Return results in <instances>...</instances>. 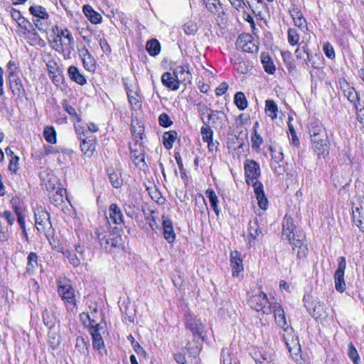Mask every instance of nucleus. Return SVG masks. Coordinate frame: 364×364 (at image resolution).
I'll list each match as a JSON object with an SVG mask.
<instances>
[{"label":"nucleus","instance_id":"32","mask_svg":"<svg viewBox=\"0 0 364 364\" xmlns=\"http://www.w3.org/2000/svg\"><path fill=\"white\" fill-rule=\"evenodd\" d=\"M83 13L93 24L100 23L102 21V16L95 11L92 7L90 5H85L83 6Z\"/></svg>","mask_w":364,"mask_h":364},{"label":"nucleus","instance_id":"23","mask_svg":"<svg viewBox=\"0 0 364 364\" xmlns=\"http://www.w3.org/2000/svg\"><path fill=\"white\" fill-rule=\"evenodd\" d=\"M208 11L212 14L221 17L225 15L222 4L220 0H202Z\"/></svg>","mask_w":364,"mask_h":364},{"label":"nucleus","instance_id":"58","mask_svg":"<svg viewBox=\"0 0 364 364\" xmlns=\"http://www.w3.org/2000/svg\"><path fill=\"white\" fill-rule=\"evenodd\" d=\"M308 46L306 43L301 42L299 44V46L295 50L296 57L298 59H304L305 55L307 53Z\"/></svg>","mask_w":364,"mask_h":364},{"label":"nucleus","instance_id":"22","mask_svg":"<svg viewBox=\"0 0 364 364\" xmlns=\"http://www.w3.org/2000/svg\"><path fill=\"white\" fill-rule=\"evenodd\" d=\"M173 75L178 82H191V74L188 65H178L173 69Z\"/></svg>","mask_w":364,"mask_h":364},{"label":"nucleus","instance_id":"27","mask_svg":"<svg viewBox=\"0 0 364 364\" xmlns=\"http://www.w3.org/2000/svg\"><path fill=\"white\" fill-rule=\"evenodd\" d=\"M309 132L311 139H321V138L328 137L325 128L318 122L311 123L309 128Z\"/></svg>","mask_w":364,"mask_h":364},{"label":"nucleus","instance_id":"56","mask_svg":"<svg viewBox=\"0 0 364 364\" xmlns=\"http://www.w3.org/2000/svg\"><path fill=\"white\" fill-rule=\"evenodd\" d=\"M252 147V149H259L261 144L263 143L262 137L258 134L257 131L255 129L251 137Z\"/></svg>","mask_w":364,"mask_h":364},{"label":"nucleus","instance_id":"54","mask_svg":"<svg viewBox=\"0 0 364 364\" xmlns=\"http://www.w3.org/2000/svg\"><path fill=\"white\" fill-rule=\"evenodd\" d=\"M127 97L129 99V102L132 107H140V102L139 99V95L136 92H133L131 90H127Z\"/></svg>","mask_w":364,"mask_h":364},{"label":"nucleus","instance_id":"61","mask_svg":"<svg viewBox=\"0 0 364 364\" xmlns=\"http://www.w3.org/2000/svg\"><path fill=\"white\" fill-rule=\"evenodd\" d=\"M48 343L50 344V346L52 347L53 348H55L60 345V341L59 338H58L57 334L55 333L49 332Z\"/></svg>","mask_w":364,"mask_h":364},{"label":"nucleus","instance_id":"47","mask_svg":"<svg viewBox=\"0 0 364 364\" xmlns=\"http://www.w3.org/2000/svg\"><path fill=\"white\" fill-rule=\"evenodd\" d=\"M234 102L237 108L244 110L247 107V101L245 94L242 92H237L235 95Z\"/></svg>","mask_w":364,"mask_h":364},{"label":"nucleus","instance_id":"3","mask_svg":"<svg viewBox=\"0 0 364 364\" xmlns=\"http://www.w3.org/2000/svg\"><path fill=\"white\" fill-rule=\"evenodd\" d=\"M85 316L90 321V333L92 338L93 348L97 350L99 354L103 356L104 354L107 353V350L105 348L104 341L100 331L102 329V327H101L100 324L97 323L95 319L92 318L89 314H86Z\"/></svg>","mask_w":364,"mask_h":364},{"label":"nucleus","instance_id":"42","mask_svg":"<svg viewBox=\"0 0 364 364\" xmlns=\"http://www.w3.org/2000/svg\"><path fill=\"white\" fill-rule=\"evenodd\" d=\"M177 132L176 131H169L165 132L163 136L164 145L167 149H170L173 146V143L176 140Z\"/></svg>","mask_w":364,"mask_h":364},{"label":"nucleus","instance_id":"10","mask_svg":"<svg viewBox=\"0 0 364 364\" xmlns=\"http://www.w3.org/2000/svg\"><path fill=\"white\" fill-rule=\"evenodd\" d=\"M340 87L348 100L353 103V106L358 109V105H359V97L355 88L350 87L349 83L344 79L340 81Z\"/></svg>","mask_w":364,"mask_h":364},{"label":"nucleus","instance_id":"4","mask_svg":"<svg viewBox=\"0 0 364 364\" xmlns=\"http://www.w3.org/2000/svg\"><path fill=\"white\" fill-rule=\"evenodd\" d=\"M98 237L101 247L107 252H114L116 250H122L124 247L123 239L118 234H100Z\"/></svg>","mask_w":364,"mask_h":364},{"label":"nucleus","instance_id":"20","mask_svg":"<svg viewBox=\"0 0 364 364\" xmlns=\"http://www.w3.org/2000/svg\"><path fill=\"white\" fill-rule=\"evenodd\" d=\"M273 312L274 315L275 321L282 330L287 326L284 311L282 306L278 303L271 304V313Z\"/></svg>","mask_w":364,"mask_h":364},{"label":"nucleus","instance_id":"43","mask_svg":"<svg viewBox=\"0 0 364 364\" xmlns=\"http://www.w3.org/2000/svg\"><path fill=\"white\" fill-rule=\"evenodd\" d=\"M29 11L36 18L47 19L48 18V14L41 6H32L30 7Z\"/></svg>","mask_w":364,"mask_h":364},{"label":"nucleus","instance_id":"17","mask_svg":"<svg viewBox=\"0 0 364 364\" xmlns=\"http://www.w3.org/2000/svg\"><path fill=\"white\" fill-rule=\"evenodd\" d=\"M89 354V343L85 341L82 336H78L76 338L75 350L73 351V356L79 360L84 359L88 356Z\"/></svg>","mask_w":364,"mask_h":364},{"label":"nucleus","instance_id":"9","mask_svg":"<svg viewBox=\"0 0 364 364\" xmlns=\"http://www.w3.org/2000/svg\"><path fill=\"white\" fill-rule=\"evenodd\" d=\"M35 219L38 231L46 234L47 228H51L49 213L43 209H38L35 212Z\"/></svg>","mask_w":364,"mask_h":364},{"label":"nucleus","instance_id":"55","mask_svg":"<svg viewBox=\"0 0 364 364\" xmlns=\"http://www.w3.org/2000/svg\"><path fill=\"white\" fill-rule=\"evenodd\" d=\"M183 30L187 35H193L198 31L197 24L193 21H188L183 26Z\"/></svg>","mask_w":364,"mask_h":364},{"label":"nucleus","instance_id":"24","mask_svg":"<svg viewBox=\"0 0 364 364\" xmlns=\"http://www.w3.org/2000/svg\"><path fill=\"white\" fill-rule=\"evenodd\" d=\"M230 262L232 276H238V274L243 270L242 260L240 257V253L238 251L235 250L231 252Z\"/></svg>","mask_w":364,"mask_h":364},{"label":"nucleus","instance_id":"37","mask_svg":"<svg viewBox=\"0 0 364 364\" xmlns=\"http://www.w3.org/2000/svg\"><path fill=\"white\" fill-rule=\"evenodd\" d=\"M221 358L223 364H232L238 363L235 354L230 348H223L222 350Z\"/></svg>","mask_w":364,"mask_h":364},{"label":"nucleus","instance_id":"25","mask_svg":"<svg viewBox=\"0 0 364 364\" xmlns=\"http://www.w3.org/2000/svg\"><path fill=\"white\" fill-rule=\"evenodd\" d=\"M312 306L313 309L311 315L315 319L322 321L327 317V308L323 303L315 301L312 302Z\"/></svg>","mask_w":364,"mask_h":364},{"label":"nucleus","instance_id":"6","mask_svg":"<svg viewBox=\"0 0 364 364\" xmlns=\"http://www.w3.org/2000/svg\"><path fill=\"white\" fill-rule=\"evenodd\" d=\"M186 327L189 330L197 343L200 341H205L206 332L203 322L196 317L190 316L186 319Z\"/></svg>","mask_w":364,"mask_h":364},{"label":"nucleus","instance_id":"64","mask_svg":"<svg viewBox=\"0 0 364 364\" xmlns=\"http://www.w3.org/2000/svg\"><path fill=\"white\" fill-rule=\"evenodd\" d=\"M232 6L238 11L246 13L245 10V4L243 0H229Z\"/></svg>","mask_w":364,"mask_h":364},{"label":"nucleus","instance_id":"11","mask_svg":"<svg viewBox=\"0 0 364 364\" xmlns=\"http://www.w3.org/2000/svg\"><path fill=\"white\" fill-rule=\"evenodd\" d=\"M237 46L247 53H255L258 51V46L253 42L250 35H240L237 40Z\"/></svg>","mask_w":364,"mask_h":364},{"label":"nucleus","instance_id":"14","mask_svg":"<svg viewBox=\"0 0 364 364\" xmlns=\"http://www.w3.org/2000/svg\"><path fill=\"white\" fill-rule=\"evenodd\" d=\"M40 178L42 181V185L50 193L54 192L58 188H60L58 178L53 174L43 171L40 173Z\"/></svg>","mask_w":364,"mask_h":364},{"label":"nucleus","instance_id":"21","mask_svg":"<svg viewBox=\"0 0 364 364\" xmlns=\"http://www.w3.org/2000/svg\"><path fill=\"white\" fill-rule=\"evenodd\" d=\"M109 219L116 225L124 224V216L120 208L115 203H112L108 209Z\"/></svg>","mask_w":364,"mask_h":364},{"label":"nucleus","instance_id":"12","mask_svg":"<svg viewBox=\"0 0 364 364\" xmlns=\"http://www.w3.org/2000/svg\"><path fill=\"white\" fill-rule=\"evenodd\" d=\"M312 149L318 157H325L329 153V141L328 137L311 139Z\"/></svg>","mask_w":364,"mask_h":364},{"label":"nucleus","instance_id":"62","mask_svg":"<svg viewBox=\"0 0 364 364\" xmlns=\"http://www.w3.org/2000/svg\"><path fill=\"white\" fill-rule=\"evenodd\" d=\"M19 158L18 156L13 157L9 160V170L13 173H16L18 169L19 168L18 166Z\"/></svg>","mask_w":364,"mask_h":364},{"label":"nucleus","instance_id":"1","mask_svg":"<svg viewBox=\"0 0 364 364\" xmlns=\"http://www.w3.org/2000/svg\"><path fill=\"white\" fill-rule=\"evenodd\" d=\"M282 335L291 358L296 363H299L301 359V346L298 337L294 335L293 328L289 326H286L282 330Z\"/></svg>","mask_w":364,"mask_h":364},{"label":"nucleus","instance_id":"13","mask_svg":"<svg viewBox=\"0 0 364 364\" xmlns=\"http://www.w3.org/2000/svg\"><path fill=\"white\" fill-rule=\"evenodd\" d=\"M9 82L13 95L18 97H22L25 90L17 74L13 70L9 71Z\"/></svg>","mask_w":364,"mask_h":364},{"label":"nucleus","instance_id":"48","mask_svg":"<svg viewBox=\"0 0 364 364\" xmlns=\"http://www.w3.org/2000/svg\"><path fill=\"white\" fill-rule=\"evenodd\" d=\"M108 176L110 183L112 186L118 188L122 185V179L119 176V173L114 171L113 169L108 170Z\"/></svg>","mask_w":364,"mask_h":364},{"label":"nucleus","instance_id":"34","mask_svg":"<svg viewBox=\"0 0 364 364\" xmlns=\"http://www.w3.org/2000/svg\"><path fill=\"white\" fill-rule=\"evenodd\" d=\"M260 58L265 72L269 74H273L275 72V66L272 59L270 58L269 54L266 53H262Z\"/></svg>","mask_w":364,"mask_h":364},{"label":"nucleus","instance_id":"46","mask_svg":"<svg viewBox=\"0 0 364 364\" xmlns=\"http://www.w3.org/2000/svg\"><path fill=\"white\" fill-rule=\"evenodd\" d=\"M63 254L68 258L69 262L75 267H78L80 264L81 259H83L77 256L75 251L66 250Z\"/></svg>","mask_w":364,"mask_h":364},{"label":"nucleus","instance_id":"50","mask_svg":"<svg viewBox=\"0 0 364 364\" xmlns=\"http://www.w3.org/2000/svg\"><path fill=\"white\" fill-rule=\"evenodd\" d=\"M287 40L288 43L291 46H296L299 43L300 40V36L295 28H289L287 32Z\"/></svg>","mask_w":364,"mask_h":364},{"label":"nucleus","instance_id":"26","mask_svg":"<svg viewBox=\"0 0 364 364\" xmlns=\"http://www.w3.org/2000/svg\"><path fill=\"white\" fill-rule=\"evenodd\" d=\"M95 136L92 135H90V136H86L80 143L81 151L85 155L91 156L95 150Z\"/></svg>","mask_w":364,"mask_h":364},{"label":"nucleus","instance_id":"16","mask_svg":"<svg viewBox=\"0 0 364 364\" xmlns=\"http://www.w3.org/2000/svg\"><path fill=\"white\" fill-rule=\"evenodd\" d=\"M58 292L62 299L66 303L75 306V291L69 284H59Z\"/></svg>","mask_w":364,"mask_h":364},{"label":"nucleus","instance_id":"29","mask_svg":"<svg viewBox=\"0 0 364 364\" xmlns=\"http://www.w3.org/2000/svg\"><path fill=\"white\" fill-rule=\"evenodd\" d=\"M162 225L164 238L168 243L173 242L175 240L176 235L173 231L172 222L168 219L164 220Z\"/></svg>","mask_w":364,"mask_h":364},{"label":"nucleus","instance_id":"39","mask_svg":"<svg viewBox=\"0 0 364 364\" xmlns=\"http://www.w3.org/2000/svg\"><path fill=\"white\" fill-rule=\"evenodd\" d=\"M205 196L208 198L211 207L217 215H219L220 209L218 208V199L213 189L208 188L205 191Z\"/></svg>","mask_w":364,"mask_h":364},{"label":"nucleus","instance_id":"35","mask_svg":"<svg viewBox=\"0 0 364 364\" xmlns=\"http://www.w3.org/2000/svg\"><path fill=\"white\" fill-rule=\"evenodd\" d=\"M249 236L252 239L256 240L257 237L262 235V229L259 227V221L257 218L249 222Z\"/></svg>","mask_w":364,"mask_h":364},{"label":"nucleus","instance_id":"40","mask_svg":"<svg viewBox=\"0 0 364 364\" xmlns=\"http://www.w3.org/2000/svg\"><path fill=\"white\" fill-rule=\"evenodd\" d=\"M294 25L297 26L299 28H306V21L304 17L303 16L302 14L296 10L293 11V12L291 14Z\"/></svg>","mask_w":364,"mask_h":364},{"label":"nucleus","instance_id":"33","mask_svg":"<svg viewBox=\"0 0 364 364\" xmlns=\"http://www.w3.org/2000/svg\"><path fill=\"white\" fill-rule=\"evenodd\" d=\"M38 267V255L36 252H30L27 257L26 272L33 275Z\"/></svg>","mask_w":364,"mask_h":364},{"label":"nucleus","instance_id":"30","mask_svg":"<svg viewBox=\"0 0 364 364\" xmlns=\"http://www.w3.org/2000/svg\"><path fill=\"white\" fill-rule=\"evenodd\" d=\"M296 230V226L293 223V220L291 218L284 217L282 224V237L283 239L286 237H289L290 235L294 233Z\"/></svg>","mask_w":364,"mask_h":364},{"label":"nucleus","instance_id":"31","mask_svg":"<svg viewBox=\"0 0 364 364\" xmlns=\"http://www.w3.org/2000/svg\"><path fill=\"white\" fill-rule=\"evenodd\" d=\"M68 72L70 79L76 83L80 85H84L87 83L85 76L80 73L77 67L73 65L70 66Z\"/></svg>","mask_w":364,"mask_h":364},{"label":"nucleus","instance_id":"5","mask_svg":"<svg viewBox=\"0 0 364 364\" xmlns=\"http://www.w3.org/2000/svg\"><path fill=\"white\" fill-rule=\"evenodd\" d=\"M305 237L304 233L301 230H298L290 235L289 237L285 238L289 241L293 250L295 248H298L297 257L299 258H304L308 254V247Z\"/></svg>","mask_w":364,"mask_h":364},{"label":"nucleus","instance_id":"44","mask_svg":"<svg viewBox=\"0 0 364 364\" xmlns=\"http://www.w3.org/2000/svg\"><path fill=\"white\" fill-rule=\"evenodd\" d=\"M203 124L205 126L201 128L200 134L203 141L204 142H207L213 139V131L212 130L210 126H209V122L203 121Z\"/></svg>","mask_w":364,"mask_h":364},{"label":"nucleus","instance_id":"2","mask_svg":"<svg viewBox=\"0 0 364 364\" xmlns=\"http://www.w3.org/2000/svg\"><path fill=\"white\" fill-rule=\"evenodd\" d=\"M247 303L252 309L257 311H262L265 314H271V304L267 294L261 291L252 292L249 296Z\"/></svg>","mask_w":364,"mask_h":364},{"label":"nucleus","instance_id":"36","mask_svg":"<svg viewBox=\"0 0 364 364\" xmlns=\"http://www.w3.org/2000/svg\"><path fill=\"white\" fill-rule=\"evenodd\" d=\"M42 318L43 323L48 328L51 329L55 326L57 321V318L53 312L48 309H45L42 314Z\"/></svg>","mask_w":364,"mask_h":364},{"label":"nucleus","instance_id":"52","mask_svg":"<svg viewBox=\"0 0 364 364\" xmlns=\"http://www.w3.org/2000/svg\"><path fill=\"white\" fill-rule=\"evenodd\" d=\"M348 355L354 364L360 363V356L358 353L352 343L348 344Z\"/></svg>","mask_w":364,"mask_h":364},{"label":"nucleus","instance_id":"41","mask_svg":"<svg viewBox=\"0 0 364 364\" xmlns=\"http://www.w3.org/2000/svg\"><path fill=\"white\" fill-rule=\"evenodd\" d=\"M65 189L58 188L53 195H50V200L55 205H60L63 202V196L65 193Z\"/></svg>","mask_w":364,"mask_h":364},{"label":"nucleus","instance_id":"38","mask_svg":"<svg viewBox=\"0 0 364 364\" xmlns=\"http://www.w3.org/2000/svg\"><path fill=\"white\" fill-rule=\"evenodd\" d=\"M146 50L150 55L156 56L161 50V45L156 39H151L147 41Z\"/></svg>","mask_w":364,"mask_h":364},{"label":"nucleus","instance_id":"28","mask_svg":"<svg viewBox=\"0 0 364 364\" xmlns=\"http://www.w3.org/2000/svg\"><path fill=\"white\" fill-rule=\"evenodd\" d=\"M162 84L171 90H177L179 88V82L173 73L165 72L161 76Z\"/></svg>","mask_w":364,"mask_h":364},{"label":"nucleus","instance_id":"15","mask_svg":"<svg viewBox=\"0 0 364 364\" xmlns=\"http://www.w3.org/2000/svg\"><path fill=\"white\" fill-rule=\"evenodd\" d=\"M352 215L354 223L360 229L364 228V200L353 203Z\"/></svg>","mask_w":364,"mask_h":364},{"label":"nucleus","instance_id":"18","mask_svg":"<svg viewBox=\"0 0 364 364\" xmlns=\"http://www.w3.org/2000/svg\"><path fill=\"white\" fill-rule=\"evenodd\" d=\"M227 121L226 114L219 110H213L208 115V120L206 122H209V126L212 124V126L215 128H223L225 125V122Z\"/></svg>","mask_w":364,"mask_h":364},{"label":"nucleus","instance_id":"51","mask_svg":"<svg viewBox=\"0 0 364 364\" xmlns=\"http://www.w3.org/2000/svg\"><path fill=\"white\" fill-rule=\"evenodd\" d=\"M43 136L48 143L55 144L56 142V133L52 127H46L44 129Z\"/></svg>","mask_w":364,"mask_h":364},{"label":"nucleus","instance_id":"59","mask_svg":"<svg viewBox=\"0 0 364 364\" xmlns=\"http://www.w3.org/2000/svg\"><path fill=\"white\" fill-rule=\"evenodd\" d=\"M83 66L85 69H86L88 71H93L95 68V63L94 58L92 57V55L87 56L86 58H83L82 59Z\"/></svg>","mask_w":364,"mask_h":364},{"label":"nucleus","instance_id":"19","mask_svg":"<svg viewBox=\"0 0 364 364\" xmlns=\"http://www.w3.org/2000/svg\"><path fill=\"white\" fill-rule=\"evenodd\" d=\"M131 159L132 162L136 166H141V164L143 166H145L144 149L141 144L135 143L134 146L130 145Z\"/></svg>","mask_w":364,"mask_h":364},{"label":"nucleus","instance_id":"8","mask_svg":"<svg viewBox=\"0 0 364 364\" xmlns=\"http://www.w3.org/2000/svg\"><path fill=\"white\" fill-rule=\"evenodd\" d=\"M245 175L247 184L253 183L260 174V167L257 162L252 159H246L244 164Z\"/></svg>","mask_w":364,"mask_h":364},{"label":"nucleus","instance_id":"60","mask_svg":"<svg viewBox=\"0 0 364 364\" xmlns=\"http://www.w3.org/2000/svg\"><path fill=\"white\" fill-rule=\"evenodd\" d=\"M159 122L161 126L164 127H168L173 123L169 116L166 113H162L159 115Z\"/></svg>","mask_w":364,"mask_h":364},{"label":"nucleus","instance_id":"49","mask_svg":"<svg viewBox=\"0 0 364 364\" xmlns=\"http://www.w3.org/2000/svg\"><path fill=\"white\" fill-rule=\"evenodd\" d=\"M11 16L12 18L16 21L21 28H26V24L28 23L21 15V12L16 9H11Z\"/></svg>","mask_w":364,"mask_h":364},{"label":"nucleus","instance_id":"53","mask_svg":"<svg viewBox=\"0 0 364 364\" xmlns=\"http://www.w3.org/2000/svg\"><path fill=\"white\" fill-rule=\"evenodd\" d=\"M57 35H60V40H62L63 37L64 38L67 39L68 41V46L71 49H73L74 45H75V41H74L73 37L72 36V35L68 29H67V28L62 29L57 33Z\"/></svg>","mask_w":364,"mask_h":364},{"label":"nucleus","instance_id":"63","mask_svg":"<svg viewBox=\"0 0 364 364\" xmlns=\"http://www.w3.org/2000/svg\"><path fill=\"white\" fill-rule=\"evenodd\" d=\"M323 50L325 55L328 58L333 59L335 58V52H334L333 47L329 43H326L323 45Z\"/></svg>","mask_w":364,"mask_h":364},{"label":"nucleus","instance_id":"57","mask_svg":"<svg viewBox=\"0 0 364 364\" xmlns=\"http://www.w3.org/2000/svg\"><path fill=\"white\" fill-rule=\"evenodd\" d=\"M196 107H197L198 113L202 122H203V121H205L204 119L203 116L207 113L209 114L210 112H211V111H213V109H211L205 104L202 103V102L198 103L196 105Z\"/></svg>","mask_w":364,"mask_h":364},{"label":"nucleus","instance_id":"7","mask_svg":"<svg viewBox=\"0 0 364 364\" xmlns=\"http://www.w3.org/2000/svg\"><path fill=\"white\" fill-rule=\"evenodd\" d=\"M346 268V258L343 256L338 258V268L334 274V282L336 289L342 293L346 289L344 280L345 269Z\"/></svg>","mask_w":364,"mask_h":364},{"label":"nucleus","instance_id":"45","mask_svg":"<svg viewBox=\"0 0 364 364\" xmlns=\"http://www.w3.org/2000/svg\"><path fill=\"white\" fill-rule=\"evenodd\" d=\"M265 112L272 117L275 119L277 117L278 107L277 104L273 100H267L265 102Z\"/></svg>","mask_w":364,"mask_h":364}]
</instances>
